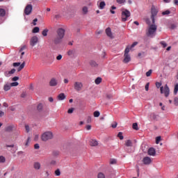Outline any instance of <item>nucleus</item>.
Here are the masks:
<instances>
[{"label":"nucleus","mask_w":178,"mask_h":178,"mask_svg":"<svg viewBox=\"0 0 178 178\" xmlns=\"http://www.w3.org/2000/svg\"><path fill=\"white\" fill-rule=\"evenodd\" d=\"M65 31L64 29L59 28L56 31V35L54 39V44H60L62 42V40H63V37H65Z\"/></svg>","instance_id":"obj_1"},{"label":"nucleus","mask_w":178,"mask_h":178,"mask_svg":"<svg viewBox=\"0 0 178 178\" xmlns=\"http://www.w3.org/2000/svg\"><path fill=\"white\" fill-rule=\"evenodd\" d=\"M158 29V26L155 25L154 24L149 25L148 28V31L146 33L147 37H154L155 33H156V29Z\"/></svg>","instance_id":"obj_2"},{"label":"nucleus","mask_w":178,"mask_h":178,"mask_svg":"<svg viewBox=\"0 0 178 178\" xmlns=\"http://www.w3.org/2000/svg\"><path fill=\"white\" fill-rule=\"evenodd\" d=\"M131 13L129 10L123 8L121 13V20L122 22H127V19L131 16Z\"/></svg>","instance_id":"obj_3"},{"label":"nucleus","mask_w":178,"mask_h":178,"mask_svg":"<svg viewBox=\"0 0 178 178\" xmlns=\"http://www.w3.org/2000/svg\"><path fill=\"white\" fill-rule=\"evenodd\" d=\"M129 52H130V48H129V47H126L124 50V60H122L123 63H129V62L131 60L130 54H129Z\"/></svg>","instance_id":"obj_4"},{"label":"nucleus","mask_w":178,"mask_h":178,"mask_svg":"<svg viewBox=\"0 0 178 178\" xmlns=\"http://www.w3.org/2000/svg\"><path fill=\"white\" fill-rule=\"evenodd\" d=\"M41 138L42 141H48L54 138V134L51 131H46L42 135Z\"/></svg>","instance_id":"obj_5"},{"label":"nucleus","mask_w":178,"mask_h":178,"mask_svg":"<svg viewBox=\"0 0 178 178\" xmlns=\"http://www.w3.org/2000/svg\"><path fill=\"white\" fill-rule=\"evenodd\" d=\"M160 92L161 94H164L165 97H169V95L170 94V90L169 89L168 84H165L164 87L161 86L160 88Z\"/></svg>","instance_id":"obj_6"},{"label":"nucleus","mask_w":178,"mask_h":178,"mask_svg":"<svg viewBox=\"0 0 178 178\" xmlns=\"http://www.w3.org/2000/svg\"><path fill=\"white\" fill-rule=\"evenodd\" d=\"M151 13H152L151 19L152 20V23L153 24H155V16L158 15V10L156 9V8L154 6H152Z\"/></svg>","instance_id":"obj_7"},{"label":"nucleus","mask_w":178,"mask_h":178,"mask_svg":"<svg viewBox=\"0 0 178 178\" xmlns=\"http://www.w3.org/2000/svg\"><path fill=\"white\" fill-rule=\"evenodd\" d=\"M74 88L75 91H81L83 90V83L80 81H76L74 83Z\"/></svg>","instance_id":"obj_8"},{"label":"nucleus","mask_w":178,"mask_h":178,"mask_svg":"<svg viewBox=\"0 0 178 178\" xmlns=\"http://www.w3.org/2000/svg\"><path fill=\"white\" fill-rule=\"evenodd\" d=\"M33 10V6L31 4H29L26 6L25 9H24V13L25 15H30V13H31Z\"/></svg>","instance_id":"obj_9"},{"label":"nucleus","mask_w":178,"mask_h":178,"mask_svg":"<svg viewBox=\"0 0 178 178\" xmlns=\"http://www.w3.org/2000/svg\"><path fill=\"white\" fill-rule=\"evenodd\" d=\"M58 79L56 78H51L49 83L50 87H56L58 86Z\"/></svg>","instance_id":"obj_10"},{"label":"nucleus","mask_w":178,"mask_h":178,"mask_svg":"<svg viewBox=\"0 0 178 178\" xmlns=\"http://www.w3.org/2000/svg\"><path fill=\"white\" fill-rule=\"evenodd\" d=\"M37 42H38V38L37 36H33L31 38L30 40V44L31 47H34L37 44Z\"/></svg>","instance_id":"obj_11"},{"label":"nucleus","mask_w":178,"mask_h":178,"mask_svg":"<svg viewBox=\"0 0 178 178\" xmlns=\"http://www.w3.org/2000/svg\"><path fill=\"white\" fill-rule=\"evenodd\" d=\"M147 154L148 155H150V156H155V155H156V151L154 147H150L148 149Z\"/></svg>","instance_id":"obj_12"},{"label":"nucleus","mask_w":178,"mask_h":178,"mask_svg":"<svg viewBox=\"0 0 178 178\" xmlns=\"http://www.w3.org/2000/svg\"><path fill=\"white\" fill-rule=\"evenodd\" d=\"M143 162L144 165H149L151 162H152V160H151V158H149V156H145L143 158Z\"/></svg>","instance_id":"obj_13"},{"label":"nucleus","mask_w":178,"mask_h":178,"mask_svg":"<svg viewBox=\"0 0 178 178\" xmlns=\"http://www.w3.org/2000/svg\"><path fill=\"white\" fill-rule=\"evenodd\" d=\"M105 31L107 37H109V38H113V33H112V30L110 27L107 28Z\"/></svg>","instance_id":"obj_14"},{"label":"nucleus","mask_w":178,"mask_h":178,"mask_svg":"<svg viewBox=\"0 0 178 178\" xmlns=\"http://www.w3.org/2000/svg\"><path fill=\"white\" fill-rule=\"evenodd\" d=\"M67 55H68V56H70L71 58H74V56H76V49H70L67 51Z\"/></svg>","instance_id":"obj_15"},{"label":"nucleus","mask_w":178,"mask_h":178,"mask_svg":"<svg viewBox=\"0 0 178 178\" xmlns=\"http://www.w3.org/2000/svg\"><path fill=\"white\" fill-rule=\"evenodd\" d=\"M16 129V127L14 124L9 125L5 128L6 131L10 133V131H13Z\"/></svg>","instance_id":"obj_16"},{"label":"nucleus","mask_w":178,"mask_h":178,"mask_svg":"<svg viewBox=\"0 0 178 178\" xmlns=\"http://www.w3.org/2000/svg\"><path fill=\"white\" fill-rule=\"evenodd\" d=\"M89 143L91 147H97L98 145V141L95 139H90Z\"/></svg>","instance_id":"obj_17"},{"label":"nucleus","mask_w":178,"mask_h":178,"mask_svg":"<svg viewBox=\"0 0 178 178\" xmlns=\"http://www.w3.org/2000/svg\"><path fill=\"white\" fill-rule=\"evenodd\" d=\"M158 118H159V115H156L155 113H152L150 114V118L152 120H158Z\"/></svg>","instance_id":"obj_18"},{"label":"nucleus","mask_w":178,"mask_h":178,"mask_svg":"<svg viewBox=\"0 0 178 178\" xmlns=\"http://www.w3.org/2000/svg\"><path fill=\"white\" fill-rule=\"evenodd\" d=\"M66 98V96L65 95V93H60L58 95L57 99L58 101H63Z\"/></svg>","instance_id":"obj_19"},{"label":"nucleus","mask_w":178,"mask_h":178,"mask_svg":"<svg viewBox=\"0 0 178 178\" xmlns=\"http://www.w3.org/2000/svg\"><path fill=\"white\" fill-rule=\"evenodd\" d=\"M124 145L126 147H133V141L131 140H127L125 141Z\"/></svg>","instance_id":"obj_20"},{"label":"nucleus","mask_w":178,"mask_h":178,"mask_svg":"<svg viewBox=\"0 0 178 178\" xmlns=\"http://www.w3.org/2000/svg\"><path fill=\"white\" fill-rule=\"evenodd\" d=\"M105 6H106V3H105V1H101L99 5V9H104Z\"/></svg>","instance_id":"obj_21"},{"label":"nucleus","mask_w":178,"mask_h":178,"mask_svg":"<svg viewBox=\"0 0 178 178\" xmlns=\"http://www.w3.org/2000/svg\"><path fill=\"white\" fill-rule=\"evenodd\" d=\"M6 15V11L3 8H0V17H3Z\"/></svg>","instance_id":"obj_22"},{"label":"nucleus","mask_w":178,"mask_h":178,"mask_svg":"<svg viewBox=\"0 0 178 178\" xmlns=\"http://www.w3.org/2000/svg\"><path fill=\"white\" fill-rule=\"evenodd\" d=\"M89 64L92 66V67H97V66H98V64L95 60H90Z\"/></svg>","instance_id":"obj_23"},{"label":"nucleus","mask_w":178,"mask_h":178,"mask_svg":"<svg viewBox=\"0 0 178 178\" xmlns=\"http://www.w3.org/2000/svg\"><path fill=\"white\" fill-rule=\"evenodd\" d=\"M10 87H11L10 84L6 83L3 88L4 91H9V90H10Z\"/></svg>","instance_id":"obj_24"},{"label":"nucleus","mask_w":178,"mask_h":178,"mask_svg":"<svg viewBox=\"0 0 178 178\" xmlns=\"http://www.w3.org/2000/svg\"><path fill=\"white\" fill-rule=\"evenodd\" d=\"M26 65V63H22V65H19V67L17 68V72H20L22 70V69H24V66Z\"/></svg>","instance_id":"obj_25"},{"label":"nucleus","mask_w":178,"mask_h":178,"mask_svg":"<svg viewBox=\"0 0 178 178\" xmlns=\"http://www.w3.org/2000/svg\"><path fill=\"white\" fill-rule=\"evenodd\" d=\"M33 166H34L35 169L38 170L40 169V168H41V164H40V163H38V162H36L34 163Z\"/></svg>","instance_id":"obj_26"},{"label":"nucleus","mask_w":178,"mask_h":178,"mask_svg":"<svg viewBox=\"0 0 178 178\" xmlns=\"http://www.w3.org/2000/svg\"><path fill=\"white\" fill-rule=\"evenodd\" d=\"M82 12H83V15H87V13H88V8L87 6H84L82 8Z\"/></svg>","instance_id":"obj_27"},{"label":"nucleus","mask_w":178,"mask_h":178,"mask_svg":"<svg viewBox=\"0 0 178 178\" xmlns=\"http://www.w3.org/2000/svg\"><path fill=\"white\" fill-rule=\"evenodd\" d=\"M102 81V79L101 77H97L95 80V84H101V82Z\"/></svg>","instance_id":"obj_28"},{"label":"nucleus","mask_w":178,"mask_h":178,"mask_svg":"<svg viewBox=\"0 0 178 178\" xmlns=\"http://www.w3.org/2000/svg\"><path fill=\"white\" fill-rule=\"evenodd\" d=\"M48 31H49V30L47 29L43 30L42 32V36L43 37H47V35H48Z\"/></svg>","instance_id":"obj_29"},{"label":"nucleus","mask_w":178,"mask_h":178,"mask_svg":"<svg viewBox=\"0 0 178 178\" xmlns=\"http://www.w3.org/2000/svg\"><path fill=\"white\" fill-rule=\"evenodd\" d=\"M101 115V113H99V111H96L93 113V116L94 118H99V115Z\"/></svg>","instance_id":"obj_30"},{"label":"nucleus","mask_w":178,"mask_h":178,"mask_svg":"<svg viewBox=\"0 0 178 178\" xmlns=\"http://www.w3.org/2000/svg\"><path fill=\"white\" fill-rule=\"evenodd\" d=\"M6 161V159H5V157L3 156H1L0 163H5Z\"/></svg>","instance_id":"obj_31"},{"label":"nucleus","mask_w":178,"mask_h":178,"mask_svg":"<svg viewBox=\"0 0 178 178\" xmlns=\"http://www.w3.org/2000/svg\"><path fill=\"white\" fill-rule=\"evenodd\" d=\"M132 127L134 130H138V124H137V122L134 123Z\"/></svg>","instance_id":"obj_32"},{"label":"nucleus","mask_w":178,"mask_h":178,"mask_svg":"<svg viewBox=\"0 0 178 178\" xmlns=\"http://www.w3.org/2000/svg\"><path fill=\"white\" fill-rule=\"evenodd\" d=\"M118 137H119L120 140H123L124 137L123 136V133L119 132L118 134Z\"/></svg>","instance_id":"obj_33"},{"label":"nucleus","mask_w":178,"mask_h":178,"mask_svg":"<svg viewBox=\"0 0 178 178\" xmlns=\"http://www.w3.org/2000/svg\"><path fill=\"white\" fill-rule=\"evenodd\" d=\"M39 32H40V28L38 26L33 28V33H39Z\"/></svg>","instance_id":"obj_34"},{"label":"nucleus","mask_w":178,"mask_h":178,"mask_svg":"<svg viewBox=\"0 0 178 178\" xmlns=\"http://www.w3.org/2000/svg\"><path fill=\"white\" fill-rule=\"evenodd\" d=\"M161 45H162L163 48H166L168 47V44L165 42V41L160 42Z\"/></svg>","instance_id":"obj_35"},{"label":"nucleus","mask_w":178,"mask_h":178,"mask_svg":"<svg viewBox=\"0 0 178 178\" xmlns=\"http://www.w3.org/2000/svg\"><path fill=\"white\" fill-rule=\"evenodd\" d=\"M115 9H116V7L115 6H112L111 10H110V12H111V13H112V15H115Z\"/></svg>","instance_id":"obj_36"},{"label":"nucleus","mask_w":178,"mask_h":178,"mask_svg":"<svg viewBox=\"0 0 178 178\" xmlns=\"http://www.w3.org/2000/svg\"><path fill=\"white\" fill-rule=\"evenodd\" d=\"M177 91H178V83H177L175 86V89H174L175 95H176V94H177Z\"/></svg>","instance_id":"obj_37"},{"label":"nucleus","mask_w":178,"mask_h":178,"mask_svg":"<svg viewBox=\"0 0 178 178\" xmlns=\"http://www.w3.org/2000/svg\"><path fill=\"white\" fill-rule=\"evenodd\" d=\"M117 3H119L120 5H122V3H126V0H116Z\"/></svg>","instance_id":"obj_38"},{"label":"nucleus","mask_w":178,"mask_h":178,"mask_svg":"<svg viewBox=\"0 0 178 178\" xmlns=\"http://www.w3.org/2000/svg\"><path fill=\"white\" fill-rule=\"evenodd\" d=\"M161 139H162V138L161 136H157L156 138V144H159Z\"/></svg>","instance_id":"obj_39"},{"label":"nucleus","mask_w":178,"mask_h":178,"mask_svg":"<svg viewBox=\"0 0 178 178\" xmlns=\"http://www.w3.org/2000/svg\"><path fill=\"white\" fill-rule=\"evenodd\" d=\"M97 178H105V175L102 172H99L97 175Z\"/></svg>","instance_id":"obj_40"},{"label":"nucleus","mask_w":178,"mask_h":178,"mask_svg":"<svg viewBox=\"0 0 178 178\" xmlns=\"http://www.w3.org/2000/svg\"><path fill=\"white\" fill-rule=\"evenodd\" d=\"M152 74V70H149L148 72H146L147 77H149Z\"/></svg>","instance_id":"obj_41"},{"label":"nucleus","mask_w":178,"mask_h":178,"mask_svg":"<svg viewBox=\"0 0 178 178\" xmlns=\"http://www.w3.org/2000/svg\"><path fill=\"white\" fill-rule=\"evenodd\" d=\"M162 15H163V16H165V15H170V10H165V11H163V12L162 13Z\"/></svg>","instance_id":"obj_42"},{"label":"nucleus","mask_w":178,"mask_h":178,"mask_svg":"<svg viewBox=\"0 0 178 178\" xmlns=\"http://www.w3.org/2000/svg\"><path fill=\"white\" fill-rule=\"evenodd\" d=\"M11 87H17L19 86V83L17 82H13L10 83Z\"/></svg>","instance_id":"obj_43"},{"label":"nucleus","mask_w":178,"mask_h":178,"mask_svg":"<svg viewBox=\"0 0 178 178\" xmlns=\"http://www.w3.org/2000/svg\"><path fill=\"white\" fill-rule=\"evenodd\" d=\"M38 111H42V104H39L37 106Z\"/></svg>","instance_id":"obj_44"},{"label":"nucleus","mask_w":178,"mask_h":178,"mask_svg":"<svg viewBox=\"0 0 178 178\" xmlns=\"http://www.w3.org/2000/svg\"><path fill=\"white\" fill-rule=\"evenodd\" d=\"M55 175H56V176H60V170L57 169V170L55 171Z\"/></svg>","instance_id":"obj_45"},{"label":"nucleus","mask_w":178,"mask_h":178,"mask_svg":"<svg viewBox=\"0 0 178 178\" xmlns=\"http://www.w3.org/2000/svg\"><path fill=\"white\" fill-rule=\"evenodd\" d=\"M174 105H175V106H178V98L177 97H175L174 99Z\"/></svg>","instance_id":"obj_46"},{"label":"nucleus","mask_w":178,"mask_h":178,"mask_svg":"<svg viewBox=\"0 0 178 178\" xmlns=\"http://www.w3.org/2000/svg\"><path fill=\"white\" fill-rule=\"evenodd\" d=\"M161 86H162V83L161 82H156V87L157 88H161Z\"/></svg>","instance_id":"obj_47"},{"label":"nucleus","mask_w":178,"mask_h":178,"mask_svg":"<svg viewBox=\"0 0 178 178\" xmlns=\"http://www.w3.org/2000/svg\"><path fill=\"white\" fill-rule=\"evenodd\" d=\"M111 127H113V129H116V127H118V122H114V123L111 124Z\"/></svg>","instance_id":"obj_48"},{"label":"nucleus","mask_w":178,"mask_h":178,"mask_svg":"<svg viewBox=\"0 0 178 178\" xmlns=\"http://www.w3.org/2000/svg\"><path fill=\"white\" fill-rule=\"evenodd\" d=\"M110 163L111 165H115V163H116V159H111Z\"/></svg>","instance_id":"obj_49"},{"label":"nucleus","mask_w":178,"mask_h":178,"mask_svg":"<svg viewBox=\"0 0 178 178\" xmlns=\"http://www.w3.org/2000/svg\"><path fill=\"white\" fill-rule=\"evenodd\" d=\"M145 88V91H148V90H149V83H146Z\"/></svg>","instance_id":"obj_50"},{"label":"nucleus","mask_w":178,"mask_h":178,"mask_svg":"<svg viewBox=\"0 0 178 178\" xmlns=\"http://www.w3.org/2000/svg\"><path fill=\"white\" fill-rule=\"evenodd\" d=\"M29 143H30V137H29V138H27L26 142V143H25V146H26V147H29Z\"/></svg>","instance_id":"obj_51"},{"label":"nucleus","mask_w":178,"mask_h":178,"mask_svg":"<svg viewBox=\"0 0 178 178\" xmlns=\"http://www.w3.org/2000/svg\"><path fill=\"white\" fill-rule=\"evenodd\" d=\"M16 72L15 69H13L10 71L8 72V74H13Z\"/></svg>","instance_id":"obj_52"},{"label":"nucleus","mask_w":178,"mask_h":178,"mask_svg":"<svg viewBox=\"0 0 178 178\" xmlns=\"http://www.w3.org/2000/svg\"><path fill=\"white\" fill-rule=\"evenodd\" d=\"M26 48H27V46H26V45L22 46L19 50V52L24 51V49H26Z\"/></svg>","instance_id":"obj_53"},{"label":"nucleus","mask_w":178,"mask_h":178,"mask_svg":"<svg viewBox=\"0 0 178 178\" xmlns=\"http://www.w3.org/2000/svg\"><path fill=\"white\" fill-rule=\"evenodd\" d=\"M37 22H38V19L37 18H35L33 22V26H37Z\"/></svg>","instance_id":"obj_54"},{"label":"nucleus","mask_w":178,"mask_h":178,"mask_svg":"<svg viewBox=\"0 0 178 178\" xmlns=\"http://www.w3.org/2000/svg\"><path fill=\"white\" fill-rule=\"evenodd\" d=\"M25 129H26V133H29V131H30V127L29 125H26Z\"/></svg>","instance_id":"obj_55"},{"label":"nucleus","mask_w":178,"mask_h":178,"mask_svg":"<svg viewBox=\"0 0 178 178\" xmlns=\"http://www.w3.org/2000/svg\"><path fill=\"white\" fill-rule=\"evenodd\" d=\"M74 108H69L67 111V113H72V112H74Z\"/></svg>","instance_id":"obj_56"},{"label":"nucleus","mask_w":178,"mask_h":178,"mask_svg":"<svg viewBox=\"0 0 178 178\" xmlns=\"http://www.w3.org/2000/svg\"><path fill=\"white\" fill-rule=\"evenodd\" d=\"M13 66H14V67H16L17 66H20V63H14L13 64Z\"/></svg>","instance_id":"obj_57"},{"label":"nucleus","mask_w":178,"mask_h":178,"mask_svg":"<svg viewBox=\"0 0 178 178\" xmlns=\"http://www.w3.org/2000/svg\"><path fill=\"white\" fill-rule=\"evenodd\" d=\"M137 44H138V42H134V43L131 44V48H134V47H136V45H137Z\"/></svg>","instance_id":"obj_58"},{"label":"nucleus","mask_w":178,"mask_h":178,"mask_svg":"<svg viewBox=\"0 0 178 178\" xmlns=\"http://www.w3.org/2000/svg\"><path fill=\"white\" fill-rule=\"evenodd\" d=\"M17 80H19V76H14L13 78V81H17Z\"/></svg>","instance_id":"obj_59"},{"label":"nucleus","mask_w":178,"mask_h":178,"mask_svg":"<svg viewBox=\"0 0 178 178\" xmlns=\"http://www.w3.org/2000/svg\"><path fill=\"white\" fill-rule=\"evenodd\" d=\"M34 148H35V149H40V145H38V144H35Z\"/></svg>","instance_id":"obj_60"},{"label":"nucleus","mask_w":178,"mask_h":178,"mask_svg":"<svg viewBox=\"0 0 178 178\" xmlns=\"http://www.w3.org/2000/svg\"><path fill=\"white\" fill-rule=\"evenodd\" d=\"M57 60H60V59H62V55L59 54L57 57H56Z\"/></svg>","instance_id":"obj_61"},{"label":"nucleus","mask_w":178,"mask_h":178,"mask_svg":"<svg viewBox=\"0 0 178 178\" xmlns=\"http://www.w3.org/2000/svg\"><path fill=\"white\" fill-rule=\"evenodd\" d=\"M9 109L11 110L12 112H14V111H16V108H15V107H13V106H10V107L9 108Z\"/></svg>","instance_id":"obj_62"},{"label":"nucleus","mask_w":178,"mask_h":178,"mask_svg":"<svg viewBox=\"0 0 178 178\" xmlns=\"http://www.w3.org/2000/svg\"><path fill=\"white\" fill-rule=\"evenodd\" d=\"M87 123H91V117H88Z\"/></svg>","instance_id":"obj_63"},{"label":"nucleus","mask_w":178,"mask_h":178,"mask_svg":"<svg viewBox=\"0 0 178 178\" xmlns=\"http://www.w3.org/2000/svg\"><path fill=\"white\" fill-rule=\"evenodd\" d=\"M86 129L87 130H91V125H87L86 126Z\"/></svg>","instance_id":"obj_64"}]
</instances>
